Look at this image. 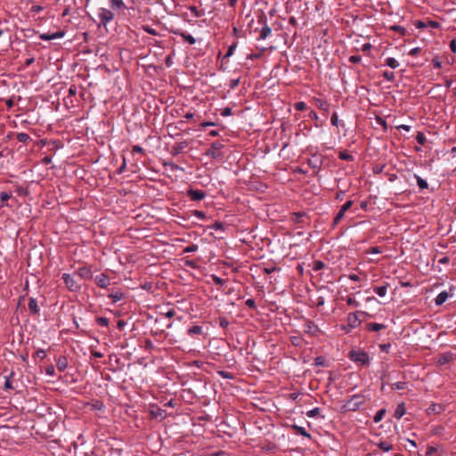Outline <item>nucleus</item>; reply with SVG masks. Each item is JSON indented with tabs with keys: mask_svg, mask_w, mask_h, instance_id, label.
<instances>
[{
	"mask_svg": "<svg viewBox=\"0 0 456 456\" xmlns=\"http://www.w3.org/2000/svg\"><path fill=\"white\" fill-rule=\"evenodd\" d=\"M237 45H238L237 42H234L232 45H231L227 50V53L224 56L223 60L231 57L233 54L235 49L237 48Z\"/></svg>",
	"mask_w": 456,
	"mask_h": 456,
	"instance_id": "obj_30",
	"label": "nucleus"
},
{
	"mask_svg": "<svg viewBox=\"0 0 456 456\" xmlns=\"http://www.w3.org/2000/svg\"><path fill=\"white\" fill-rule=\"evenodd\" d=\"M346 303L349 305H354V306H358L359 305V302H357L354 297H346Z\"/></svg>",
	"mask_w": 456,
	"mask_h": 456,
	"instance_id": "obj_49",
	"label": "nucleus"
},
{
	"mask_svg": "<svg viewBox=\"0 0 456 456\" xmlns=\"http://www.w3.org/2000/svg\"><path fill=\"white\" fill-rule=\"evenodd\" d=\"M219 374L221 377L224 378V379H232V375L230 373V372H227V371H219Z\"/></svg>",
	"mask_w": 456,
	"mask_h": 456,
	"instance_id": "obj_62",
	"label": "nucleus"
},
{
	"mask_svg": "<svg viewBox=\"0 0 456 456\" xmlns=\"http://www.w3.org/2000/svg\"><path fill=\"white\" fill-rule=\"evenodd\" d=\"M199 247L196 244H191L183 249V253H192L198 250Z\"/></svg>",
	"mask_w": 456,
	"mask_h": 456,
	"instance_id": "obj_40",
	"label": "nucleus"
},
{
	"mask_svg": "<svg viewBox=\"0 0 456 456\" xmlns=\"http://www.w3.org/2000/svg\"><path fill=\"white\" fill-rule=\"evenodd\" d=\"M386 64L392 69H396L399 66V62L393 57L387 58Z\"/></svg>",
	"mask_w": 456,
	"mask_h": 456,
	"instance_id": "obj_28",
	"label": "nucleus"
},
{
	"mask_svg": "<svg viewBox=\"0 0 456 456\" xmlns=\"http://www.w3.org/2000/svg\"><path fill=\"white\" fill-rule=\"evenodd\" d=\"M13 388H14V387L12 385V381L11 380L10 377H7L5 379V382H4V389L10 390V389H13Z\"/></svg>",
	"mask_w": 456,
	"mask_h": 456,
	"instance_id": "obj_43",
	"label": "nucleus"
},
{
	"mask_svg": "<svg viewBox=\"0 0 456 456\" xmlns=\"http://www.w3.org/2000/svg\"><path fill=\"white\" fill-rule=\"evenodd\" d=\"M109 4L113 10H121L126 8L123 0H109Z\"/></svg>",
	"mask_w": 456,
	"mask_h": 456,
	"instance_id": "obj_17",
	"label": "nucleus"
},
{
	"mask_svg": "<svg viewBox=\"0 0 456 456\" xmlns=\"http://www.w3.org/2000/svg\"><path fill=\"white\" fill-rule=\"evenodd\" d=\"M364 403V397L362 395H354L346 401L345 408L348 411L358 410Z\"/></svg>",
	"mask_w": 456,
	"mask_h": 456,
	"instance_id": "obj_2",
	"label": "nucleus"
},
{
	"mask_svg": "<svg viewBox=\"0 0 456 456\" xmlns=\"http://www.w3.org/2000/svg\"><path fill=\"white\" fill-rule=\"evenodd\" d=\"M172 33L181 37L184 41L189 43L190 45H194L196 43V39L190 34H187L184 31H182L180 29L172 30Z\"/></svg>",
	"mask_w": 456,
	"mask_h": 456,
	"instance_id": "obj_13",
	"label": "nucleus"
},
{
	"mask_svg": "<svg viewBox=\"0 0 456 456\" xmlns=\"http://www.w3.org/2000/svg\"><path fill=\"white\" fill-rule=\"evenodd\" d=\"M338 158L342 160H347V161L353 160V156L346 151H341L338 155Z\"/></svg>",
	"mask_w": 456,
	"mask_h": 456,
	"instance_id": "obj_38",
	"label": "nucleus"
},
{
	"mask_svg": "<svg viewBox=\"0 0 456 456\" xmlns=\"http://www.w3.org/2000/svg\"><path fill=\"white\" fill-rule=\"evenodd\" d=\"M416 140L421 145H424L426 143V142H427V138H426L425 134L422 132H419L417 134Z\"/></svg>",
	"mask_w": 456,
	"mask_h": 456,
	"instance_id": "obj_33",
	"label": "nucleus"
},
{
	"mask_svg": "<svg viewBox=\"0 0 456 456\" xmlns=\"http://www.w3.org/2000/svg\"><path fill=\"white\" fill-rule=\"evenodd\" d=\"M64 36L65 32L63 30H60L54 33H42L39 35V38L44 41H50L62 38Z\"/></svg>",
	"mask_w": 456,
	"mask_h": 456,
	"instance_id": "obj_10",
	"label": "nucleus"
},
{
	"mask_svg": "<svg viewBox=\"0 0 456 456\" xmlns=\"http://www.w3.org/2000/svg\"><path fill=\"white\" fill-rule=\"evenodd\" d=\"M190 11L197 18L200 17L201 14L200 12H199L198 8L196 6H190Z\"/></svg>",
	"mask_w": 456,
	"mask_h": 456,
	"instance_id": "obj_52",
	"label": "nucleus"
},
{
	"mask_svg": "<svg viewBox=\"0 0 456 456\" xmlns=\"http://www.w3.org/2000/svg\"><path fill=\"white\" fill-rule=\"evenodd\" d=\"M188 197L194 201L202 200L206 197V193L201 190L190 189L187 191Z\"/></svg>",
	"mask_w": 456,
	"mask_h": 456,
	"instance_id": "obj_12",
	"label": "nucleus"
},
{
	"mask_svg": "<svg viewBox=\"0 0 456 456\" xmlns=\"http://www.w3.org/2000/svg\"><path fill=\"white\" fill-rule=\"evenodd\" d=\"M61 278L69 291L77 292L80 290L81 286L69 273H63Z\"/></svg>",
	"mask_w": 456,
	"mask_h": 456,
	"instance_id": "obj_5",
	"label": "nucleus"
},
{
	"mask_svg": "<svg viewBox=\"0 0 456 456\" xmlns=\"http://www.w3.org/2000/svg\"><path fill=\"white\" fill-rule=\"evenodd\" d=\"M385 413H386L385 409H380L379 411H378L373 418L374 422L379 423V421H381Z\"/></svg>",
	"mask_w": 456,
	"mask_h": 456,
	"instance_id": "obj_29",
	"label": "nucleus"
},
{
	"mask_svg": "<svg viewBox=\"0 0 456 456\" xmlns=\"http://www.w3.org/2000/svg\"><path fill=\"white\" fill-rule=\"evenodd\" d=\"M391 387L395 390H403L406 388L407 384L405 382H395L393 383Z\"/></svg>",
	"mask_w": 456,
	"mask_h": 456,
	"instance_id": "obj_32",
	"label": "nucleus"
},
{
	"mask_svg": "<svg viewBox=\"0 0 456 456\" xmlns=\"http://www.w3.org/2000/svg\"><path fill=\"white\" fill-rule=\"evenodd\" d=\"M314 366H326V359L322 356H318L314 359Z\"/></svg>",
	"mask_w": 456,
	"mask_h": 456,
	"instance_id": "obj_35",
	"label": "nucleus"
},
{
	"mask_svg": "<svg viewBox=\"0 0 456 456\" xmlns=\"http://www.w3.org/2000/svg\"><path fill=\"white\" fill-rule=\"evenodd\" d=\"M353 205V201L352 200H348L346 201L342 207H341V210L344 211L345 213L352 207Z\"/></svg>",
	"mask_w": 456,
	"mask_h": 456,
	"instance_id": "obj_50",
	"label": "nucleus"
},
{
	"mask_svg": "<svg viewBox=\"0 0 456 456\" xmlns=\"http://www.w3.org/2000/svg\"><path fill=\"white\" fill-rule=\"evenodd\" d=\"M96 322L102 327H108L109 326V320L106 317H97Z\"/></svg>",
	"mask_w": 456,
	"mask_h": 456,
	"instance_id": "obj_34",
	"label": "nucleus"
},
{
	"mask_svg": "<svg viewBox=\"0 0 456 456\" xmlns=\"http://www.w3.org/2000/svg\"><path fill=\"white\" fill-rule=\"evenodd\" d=\"M11 198V194L5 191L1 192L0 200L2 202L7 201Z\"/></svg>",
	"mask_w": 456,
	"mask_h": 456,
	"instance_id": "obj_47",
	"label": "nucleus"
},
{
	"mask_svg": "<svg viewBox=\"0 0 456 456\" xmlns=\"http://www.w3.org/2000/svg\"><path fill=\"white\" fill-rule=\"evenodd\" d=\"M303 255L304 250L301 248L300 245L291 244L289 246V251L287 252V258L295 260L301 257Z\"/></svg>",
	"mask_w": 456,
	"mask_h": 456,
	"instance_id": "obj_8",
	"label": "nucleus"
},
{
	"mask_svg": "<svg viewBox=\"0 0 456 456\" xmlns=\"http://www.w3.org/2000/svg\"><path fill=\"white\" fill-rule=\"evenodd\" d=\"M359 314L364 315L366 314L364 312H356L351 313L347 316V327L344 328L346 332L351 331L353 329L358 327L361 324V320L359 319Z\"/></svg>",
	"mask_w": 456,
	"mask_h": 456,
	"instance_id": "obj_3",
	"label": "nucleus"
},
{
	"mask_svg": "<svg viewBox=\"0 0 456 456\" xmlns=\"http://www.w3.org/2000/svg\"><path fill=\"white\" fill-rule=\"evenodd\" d=\"M330 122L333 126H338V115L337 113H333L331 118H330Z\"/></svg>",
	"mask_w": 456,
	"mask_h": 456,
	"instance_id": "obj_56",
	"label": "nucleus"
},
{
	"mask_svg": "<svg viewBox=\"0 0 456 456\" xmlns=\"http://www.w3.org/2000/svg\"><path fill=\"white\" fill-rule=\"evenodd\" d=\"M231 114H232V110L230 108H225L221 112V115L224 117L230 116Z\"/></svg>",
	"mask_w": 456,
	"mask_h": 456,
	"instance_id": "obj_63",
	"label": "nucleus"
},
{
	"mask_svg": "<svg viewBox=\"0 0 456 456\" xmlns=\"http://www.w3.org/2000/svg\"><path fill=\"white\" fill-rule=\"evenodd\" d=\"M45 373L48 376H53L54 375V367L53 366H48L45 370Z\"/></svg>",
	"mask_w": 456,
	"mask_h": 456,
	"instance_id": "obj_60",
	"label": "nucleus"
},
{
	"mask_svg": "<svg viewBox=\"0 0 456 456\" xmlns=\"http://www.w3.org/2000/svg\"><path fill=\"white\" fill-rule=\"evenodd\" d=\"M320 413V409L319 408H314L309 411H307L306 415L310 418H314L316 417L318 414Z\"/></svg>",
	"mask_w": 456,
	"mask_h": 456,
	"instance_id": "obj_44",
	"label": "nucleus"
},
{
	"mask_svg": "<svg viewBox=\"0 0 456 456\" xmlns=\"http://www.w3.org/2000/svg\"><path fill=\"white\" fill-rule=\"evenodd\" d=\"M43 9H44L43 6L37 4V5H33L31 7L30 12H40L43 11Z\"/></svg>",
	"mask_w": 456,
	"mask_h": 456,
	"instance_id": "obj_57",
	"label": "nucleus"
},
{
	"mask_svg": "<svg viewBox=\"0 0 456 456\" xmlns=\"http://www.w3.org/2000/svg\"><path fill=\"white\" fill-rule=\"evenodd\" d=\"M187 333L190 336L201 335L203 333V328L199 325H194L188 329Z\"/></svg>",
	"mask_w": 456,
	"mask_h": 456,
	"instance_id": "obj_20",
	"label": "nucleus"
},
{
	"mask_svg": "<svg viewBox=\"0 0 456 456\" xmlns=\"http://www.w3.org/2000/svg\"><path fill=\"white\" fill-rule=\"evenodd\" d=\"M166 318H172L175 314V311L173 308H169L166 313L163 314Z\"/></svg>",
	"mask_w": 456,
	"mask_h": 456,
	"instance_id": "obj_53",
	"label": "nucleus"
},
{
	"mask_svg": "<svg viewBox=\"0 0 456 456\" xmlns=\"http://www.w3.org/2000/svg\"><path fill=\"white\" fill-rule=\"evenodd\" d=\"M132 151L134 153H143L144 150L139 145H134L132 148Z\"/></svg>",
	"mask_w": 456,
	"mask_h": 456,
	"instance_id": "obj_55",
	"label": "nucleus"
},
{
	"mask_svg": "<svg viewBox=\"0 0 456 456\" xmlns=\"http://www.w3.org/2000/svg\"><path fill=\"white\" fill-rule=\"evenodd\" d=\"M389 29L399 33L401 36H405V34H406V29L403 27L399 26V25H392L389 27Z\"/></svg>",
	"mask_w": 456,
	"mask_h": 456,
	"instance_id": "obj_27",
	"label": "nucleus"
},
{
	"mask_svg": "<svg viewBox=\"0 0 456 456\" xmlns=\"http://www.w3.org/2000/svg\"><path fill=\"white\" fill-rule=\"evenodd\" d=\"M143 29H144L145 32H147L150 35H152V36H157L158 35L157 30L155 28H151V27L144 26Z\"/></svg>",
	"mask_w": 456,
	"mask_h": 456,
	"instance_id": "obj_45",
	"label": "nucleus"
},
{
	"mask_svg": "<svg viewBox=\"0 0 456 456\" xmlns=\"http://www.w3.org/2000/svg\"><path fill=\"white\" fill-rule=\"evenodd\" d=\"M383 77L387 81H393L395 79V75L393 72L386 70L383 72Z\"/></svg>",
	"mask_w": 456,
	"mask_h": 456,
	"instance_id": "obj_42",
	"label": "nucleus"
},
{
	"mask_svg": "<svg viewBox=\"0 0 456 456\" xmlns=\"http://www.w3.org/2000/svg\"><path fill=\"white\" fill-rule=\"evenodd\" d=\"M28 308L32 314H37L39 312L37 302L35 298L30 297L28 303Z\"/></svg>",
	"mask_w": 456,
	"mask_h": 456,
	"instance_id": "obj_15",
	"label": "nucleus"
},
{
	"mask_svg": "<svg viewBox=\"0 0 456 456\" xmlns=\"http://www.w3.org/2000/svg\"><path fill=\"white\" fill-rule=\"evenodd\" d=\"M56 366L60 371L65 370L68 366V360L65 356H60L56 362Z\"/></svg>",
	"mask_w": 456,
	"mask_h": 456,
	"instance_id": "obj_18",
	"label": "nucleus"
},
{
	"mask_svg": "<svg viewBox=\"0 0 456 456\" xmlns=\"http://www.w3.org/2000/svg\"><path fill=\"white\" fill-rule=\"evenodd\" d=\"M432 64L436 69H440L442 67V62L439 61L438 58H434L432 60Z\"/></svg>",
	"mask_w": 456,
	"mask_h": 456,
	"instance_id": "obj_54",
	"label": "nucleus"
},
{
	"mask_svg": "<svg viewBox=\"0 0 456 456\" xmlns=\"http://www.w3.org/2000/svg\"><path fill=\"white\" fill-rule=\"evenodd\" d=\"M450 48L452 53H456V39H452L450 43Z\"/></svg>",
	"mask_w": 456,
	"mask_h": 456,
	"instance_id": "obj_64",
	"label": "nucleus"
},
{
	"mask_svg": "<svg viewBox=\"0 0 456 456\" xmlns=\"http://www.w3.org/2000/svg\"><path fill=\"white\" fill-rule=\"evenodd\" d=\"M308 216L305 212H294L291 214L290 222L297 227H303L308 224Z\"/></svg>",
	"mask_w": 456,
	"mask_h": 456,
	"instance_id": "obj_4",
	"label": "nucleus"
},
{
	"mask_svg": "<svg viewBox=\"0 0 456 456\" xmlns=\"http://www.w3.org/2000/svg\"><path fill=\"white\" fill-rule=\"evenodd\" d=\"M405 407L403 403H400L396 406L395 411L394 412V417L397 419H400L405 414Z\"/></svg>",
	"mask_w": 456,
	"mask_h": 456,
	"instance_id": "obj_19",
	"label": "nucleus"
},
{
	"mask_svg": "<svg viewBox=\"0 0 456 456\" xmlns=\"http://www.w3.org/2000/svg\"><path fill=\"white\" fill-rule=\"evenodd\" d=\"M17 140L20 142L26 143L30 140V137L26 133H19L17 134Z\"/></svg>",
	"mask_w": 456,
	"mask_h": 456,
	"instance_id": "obj_31",
	"label": "nucleus"
},
{
	"mask_svg": "<svg viewBox=\"0 0 456 456\" xmlns=\"http://www.w3.org/2000/svg\"><path fill=\"white\" fill-rule=\"evenodd\" d=\"M109 297L111 299V301L113 303H117V302L120 301L121 299H123L124 294L121 291L117 290V291L111 292L109 295Z\"/></svg>",
	"mask_w": 456,
	"mask_h": 456,
	"instance_id": "obj_21",
	"label": "nucleus"
},
{
	"mask_svg": "<svg viewBox=\"0 0 456 456\" xmlns=\"http://www.w3.org/2000/svg\"><path fill=\"white\" fill-rule=\"evenodd\" d=\"M367 329L371 331H379L386 329V325L376 322H370L367 324Z\"/></svg>",
	"mask_w": 456,
	"mask_h": 456,
	"instance_id": "obj_22",
	"label": "nucleus"
},
{
	"mask_svg": "<svg viewBox=\"0 0 456 456\" xmlns=\"http://www.w3.org/2000/svg\"><path fill=\"white\" fill-rule=\"evenodd\" d=\"M414 177L417 181V184L420 190L427 189L428 187V183L426 180L419 176L418 175H414Z\"/></svg>",
	"mask_w": 456,
	"mask_h": 456,
	"instance_id": "obj_24",
	"label": "nucleus"
},
{
	"mask_svg": "<svg viewBox=\"0 0 456 456\" xmlns=\"http://www.w3.org/2000/svg\"><path fill=\"white\" fill-rule=\"evenodd\" d=\"M294 106L297 110H304L306 109V104L304 102H296Z\"/></svg>",
	"mask_w": 456,
	"mask_h": 456,
	"instance_id": "obj_46",
	"label": "nucleus"
},
{
	"mask_svg": "<svg viewBox=\"0 0 456 456\" xmlns=\"http://www.w3.org/2000/svg\"><path fill=\"white\" fill-rule=\"evenodd\" d=\"M36 355L41 359H44L46 355L45 351L43 349H39L36 352Z\"/></svg>",
	"mask_w": 456,
	"mask_h": 456,
	"instance_id": "obj_59",
	"label": "nucleus"
},
{
	"mask_svg": "<svg viewBox=\"0 0 456 456\" xmlns=\"http://www.w3.org/2000/svg\"><path fill=\"white\" fill-rule=\"evenodd\" d=\"M98 17H99L101 25L106 26L109 22H110L114 19V13L107 8H101L99 10Z\"/></svg>",
	"mask_w": 456,
	"mask_h": 456,
	"instance_id": "obj_7",
	"label": "nucleus"
},
{
	"mask_svg": "<svg viewBox=\"0 0 456 456\" xmlns=\"http://www.w3.org/2000/svg\"><path fill=\"white\" fill-rule=\"evenodd\" d=\"M378 447L383 452H389L393 449V445L387 441L379 442L378 444Z\"/></svg>",
	"mask_w": 456,
	"mask_h": 456,
	"instance_id": "obj_25",
	"label": "nucleus"
},
{
	"mask_svg": "<svg viewBox=\"0 0 456 456\" xmlns=\"http://www.w3.org/2000/svg\"><path fill=\"white\" fill-rule=\"evenodd\" d=\"M271 33V28L268 27H263L260 32L259 39H265Z\"/></svg>",
	"mask_w": 456,
	"mask_h": 456,
	"instance_id": "obj_36",
	"label": "nucleus"
},
{
	"mask_svg": "<svg viewBox=\"0 0 456 456\" xmlns=\"http://www.w3.org/2000/svg\"><path fill=\"white\" fill-rule=\"evenodd\" d=\"M325 266V264L322 261H314L313 263V270L314 271H320Z\"/></svg>",
	"mask_w": 456,
	"mask_h": 456,
	"instance_id": "obj_39",
	"label": "nucleus"
},
{
	"mask_svg": "<svg viewBox=\"0 0 456 456\" xmlns=\"http://www.w3.org/2000/svg\"><path fill=\"white\" fill-rule=\"evenodd\" d=\"M420 52V48L419 47H415V48H412L410 53H409V55L411 56H417Z\"/></svg>",
	"mask_w": 456,
	"mask_h": 456,
	"instance_id": "obj_58",
	"label": "nucleus"
},
{
	"mask_svg": "<svg viewBox=\"0 0 456 456\" xmlns=\"http://www.w3.org/2000/svg\"><path fill=\"white\" fill-rule=\"evenodd\" d=\"M211 278H212V281L213 282L216 284V285H218V286H223L224 283H225V281L223 280L222 278L213 274L211 275Z\"/></svg>",
	"mask_w": 456,
	"mask_h": 456,
	"instance_id": "obj_37",
	"label": "nucleus"
},
{
	"mask_svg": "<svg viewBox=\"0 0 456 456\" xmlns=\"http://www.w3.org/2000/svg\"><path fill=\"white\" fill-rule=\"evenodd\" d=\"M224 147V145L220 142H214L210 148L206 151L205 155L210 157L211 159H219L221 157L220 150Z\"/></svg>",
	"mask_w": 456,
	"mask_h": 456,
	"instance_id": "obj_6",
	"label": "nucleus"
},
{
	"mask_svg": "<svg viewBox=\"0 0 456 456\" xmlns=\"http://www.w3.org/2000/svg\"><path fill=\"white\" fill-rule=\"evenodd\" d=\"M245 303L249 308L256 309V307L255 300L253 298H248Z\"/></svg>",
	"mask_w": 456,
	"mask_h": 456,
	"instance_id": "obj_51",
	"label": "nucleus"
},
{
	"mask_svg": "<svg viewBox=\"0 0 456 456\" xmlns=\"http://www.w3.org/2000/svg\"><path fill=\"white\" fill-rule=\"evenodd\" d=\"M449 297V293L447 291L440 292L435 299V303L436 305H442Z\"/></svg>",
	"mask_w": 456,
	"mask_h": 456,
	"instance_id": "obj_16",
	"label": "nucleus"
},
{
	"mask_svg": "<svg viewBox=\"0 0 456 456\" xmlns=\"http://www.w3.org/2000/svg\"><path fill=\"white\" fill-rule=\"evenodd\" d=\"M308 165L312 167L314 172H318L322 165V156L319 154H314L308 159Z\"/></svg>",
	"mask_w": 456,
	"mask_h": 456,
	"instance_id": "obj_9",
	"label": "nucleus"
},
{
	"mask_svg": "<svg viewBox=\"0 0 456 456\" xmlns=\"http://www.w3.org/2000/svg\"><path fill=\"white\" fill-rule=\"evenodd\" d=\"M94 281L102 289H105L110 284V278L105 273L95 276Z\"/></svg>",
	"mask_w": 456,
	"mask_h": 456,
	"instance_id": "obj_11",
	"label": "nucleus"
},
{
	"mask_svg": "<svg viewBox=\"0 0 456 456\" xmlns=\"http://www.w3.org/2000/svg\"><path fill=\"white\" fill-rule=\"evenodd\" d=\"M362 58L360 55H352L349 57V61L354 64L360 62Z\"/></svg>",
	"mask_w": 456,
	"mask_h": 456,
	"instance_id": "obj_48",
	"label": "nucleus"
},
{
	"mask_svg": "<svg viewBox=\"0 0 456 456\" xmlns=\"http://www.w3.org/2000/svg\"><path fill=\"white\" fill-rule=\"evenodd\" d=\"M374 291L376 294H378L379 297H384L387 294V285H383L379 287H375Z\"/></svg>",
	"mask_w": 456,
	"mask_h": 456,
	"instance_id": "obj_26",
	"label": "nucleus"
},
{
	"mask_svg": "<svg viewBox=\"0 0 456 456\" xmlns=\"http://www.w3.org/2000/svg\"><path fill=\"white\" fill-rule=\"evenodd\" d=\"M219 324L222 328H226L229 325V322L225 318H221Z\"/></svg>",
	"mask_w": 456,
	"mask_h": 456,
	"instance_id": "obj_61",
	"label": "nucleus"
},
{
	"mask_svg": "<svg viewBox=\"0 0 456 456\" xmlns=\"http://www.w3.org/2000/svg\"><path fill=\"white\" fill-rule=\"evenodd\" d=\"M349 358L351 361L359 363L362 366H367L370 362V357L368 354L364 351H355L353 350L349 353Z\"/></svg>",
	"mask_w": 456,
	"mask_h": 456,
	"instance_id": "obj_1",
	"label": "nucleus"
},
{
	"mask_svg": "<svg viewBox=\"0 0 456 456\" xmlns=\"http://www.w3.org/2000/svg\"><path fill=\"white\" fill-rule=\"evenodd\" d=\"M77 273L82 279L90 280L93 278V272L86 266L80 267Z\"/></svg>",
	"mask_w": 456,
	"mask_h": 456,
	"instance_id": "obj_14",
	"label": "nucleus"
},
{
	"mask_svg": "<svg viewBox=\"0 0 456 456\" xmlns=\"http://www.w3.org/2000/svg\"><path fill=\"white\" fill-rule=\"evenodd\" d=\"M290 428L295 430L296 434L302 435L304 436H306L308 438L311 437L310 434L306 432V430L299 426L297 425H291Z\"/></svg>",
	"mask_w": 456,
	"mask_h": 456,
	"instance_id": "obj_23",
	"label": "nucleus"
},
{
	"mask_svg": "<svg viewBox=\"0 0 456 456\" xmlns=\"http://www.w3.org/2000/svg\"><path fill=\"white\" fill-rule=\"evenodd\" d=\"M344 216H345V212L342 211L341 209H339V211L338 212V214L336 215V216L334 218L333 224H338L342 220Z\"/></svg>",
	"mask_w": 456,
	"mask_h": 456,
	"instance_id": "obj_41",
	"label": "nucleus"
}]
</instances>
